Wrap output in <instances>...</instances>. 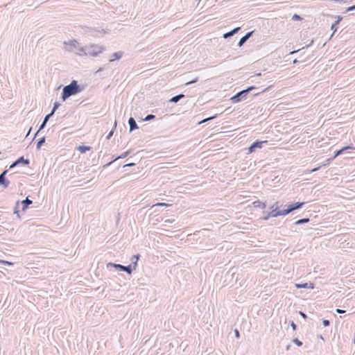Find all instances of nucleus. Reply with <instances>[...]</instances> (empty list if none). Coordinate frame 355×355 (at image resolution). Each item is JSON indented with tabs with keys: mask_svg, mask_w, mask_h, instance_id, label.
Returning <instances> with one entry per match:
<instances>
[{
	"mask_svg": "<svg viewBox=\"0 0 355 355\" xmlns=\"http://www.w3.org/2000/svg\"><path fill=\"white\" fill-rule=\"evenodd\" d=\"M81 91L78 85L76 80H72L71 83L63 88L62 98L64 101L68 97L76 94Z\"/></svg>",
	"mask_w": 355,
	"mask_h": 355,
	"instance_id": "obj_1",
	"label": "nucleus"
},
{
	"mask_svg": "<svg viewBox=\"0 0 355 355\" xmlns=\"http://www.w3.org/2000/svg\"><path fill=\"white\" fill-rule=\"evenodd\" d=\"M303 205V202H297L295 204L290 205L286 209H284L282 211H279L277 209L272 210L269 215L272 217L278 216H284L295 210L296 209L300 208Z\"/></svg>",
	"mask_w": 355,
	"mask_h": 355,
	"instance_id": "obj_2",
	"label": "nucleus"
},
{
	"mask_svg": "<svg viewBox=\"0 0 355 355\" xmlns=\"http://www.w3.org/2000/svg\"><path fill=\"white\" fill-rule=\"evenodd\" d=\"M110 267L114 268L116 270L119 271L125 272L129 275L132 273V269L130 266H123L119 263L109 262L108 263H107V268H109Z\"/></svg>",
	"mask_w": 355,
	"mask_h": 355,
	"instance_id": "obj_3",
	"label": "nucleus"
},
{
	"mask_svg": "<svg viewBox=\"0 0 355 355\" xmlns=\"http://www.w3.org/2000/svg\"><path fill=\"white\" fill-rule=\"evenodd\" d=\"M295 286L297 288H311L313 289L315 287V285L313 283L309 282V283H303V284H296Z\"/></svg>",
	"mask_w": 355,
	"mask_h": 355,
	"instance_id": "obj_4",
	"label": "nucleus"
},
{
	"mask_svg": "<svg viewBox=\"0 0 355 355\" xmlns=\"http://www.w3.org/2000/svg\"><path fill=\"white\" fill-rule=\"evenodd\" d=\"M7 171H8L6 170L0 175V184L3 185L4 187H7L10 183L9 181L5 178Z\"/></svg>",
	"mask_w": 355,
	"mask_h": 355,
	"instance_id": "obj_5",
	"label": "nucleus"
},
{
	"mask_svg": "<svg viewBox=\"0 0 355 355\" xmlns=\"http://www.w3.org/2000/svg\"><path fill=\"white\" fill-rule=\"evenodd\" d=\"M250 89V88H249L247 90H243L242 92H239L237 94L231 98L232 101L233 103H238L240 101V96H243L246 92H248Z\"/></svg>",
	"mask_w": 355,
	"mask_h": 355,
	"instance_id": "obj_6",
	"label": "nucleus"
},
{
	"mask_svg": "<svg viewBox=\"0 0 355 355\" xmlns=\"http://www.w3.org/2000/svg\"><path fill=\"white\" fill-rule=\"evenodd\" d=\"M23 162L25 164H28L29 161L28 159H24L23 157H19L17 161H15L12 164L10 165V168H13L18 164Z\"/></svg>",
	"mask_w": 355,
	"mask_h": 355,
	"instance_id": "obj_7",
	"label": "nucleus"
},
{
	"mask_svg": "<svg viewBox=\"0 0 355 355\" xmlns=\"http://www.w3.org/2000/svg\"><path fill=\"white\" fill-rule=\"evenodd\" d=\"M128 123H129V125H130V131L135 130V129H137L138 128V126L135 121V119L133 118H130L129 120H128Z\"/></svg>",
	"mask_w": 355,
	"mask_h": 355,
	"instance_id": "obj_8",
	"label": "nucleus"
},
{
	"mask_svg": "<svg viewBox=\"0 0 355 355\" xmlns=\"http://www.w3.org/2000/svg\"><path fill=\"white\" fill-rule=\"evenodd\" d=\"M252 32H250L248 33H247L245 36H243L239 41L238 45L239 46H241L251 36Z\"/></svg>",
	"mask_w": 355,
	"mask_h": 355,
	"instance_id": "obj_9",
	"label": "nucleus"
},
{
	"mask_svg": "<svg viewBox=\"0 0 355 355\" xmlns=\"http://www.w3.org/2000/svg\"><path fill=\"white\" fill-rule=\"evenodd\" d=\"M252 204L254 207H259L261 209H263L266 207L265 203L261 201H259V200L254 201Z\"/></svg>",
	"mask_w": 355,
	"mask_h": 355,
	"instance_id": "obj_10",
	"label": "nucleus"
},
{
	"mask_svg": "<svg viewBox=\"0 0 355 355\" xmlns=\"http://www.w3.org/2000/svg\"><path fill=\"white\" fill-rule=\"evenodd\" d=\"M161 232H159V234H162V235H165V236H172L171 234L173 233L172 231L171 230H166V229H160Z\"/></svg>",
	"mask_w": 355,
	"mask_h": 355,
	"instance_id": "obj_11",
	"label": "nucleus"
},
{
	"mask_svg": "<svg viewBox=\"0 0 355 355\" xmlns=\"http://www.w3.org/2000/svg\"><path fill=\"white\" fill-rule=\"evenodd\" d=\"M0 264L11 267L15 265V263L12 262V261L3 260V259H0Z\"/></svg>",
	"mask_w": 355,
	"mask_h": 355,
	"instance_id": "obj_12",
	"label": "nucleus"
},
{
	"mask_svg": "<svg viewBox=\"0 0 355 355\" xmlns=\"http://www.w3.org/2000/svg\"><path fill=\"white\" fill-rule=\"evenodd\" d=\"M91 149L90 146H80L78 148V150L81 153H84L87 150H89Z\"/></svg>",
	"mask_w": 355,
	"mask_h": 355,
	"instance_id": "obj_13",
	"label": "nucleus"
},
{
	"mask_svg": "<svg viewBox=\"0 0 355 355\" xmlns=\"http://www.w3.org/2000/svg\"><path fill=\"white\" fill-rule=\"evenodd\" d=\"M122 56V53L121 52H116V53H114L113 55H112V58L110 60V61H114L115 60H118L119 58H121Z\"/></svg>",
	"mask_w": 355,
	"mask_h": 355,
	"instance_id": "obj_14",
	"label": "nucleus"
},
{
	"mask_svg": "<svg viewBox=\"0 0 355 355\" xmlns=\"http://www.w3.org/2000/svg\"><path fill=\"white\" fill-rule=\"evenodd\" d=\"M240 29L239 27L234 28L232 31L227 33L224 35V37L227 38V37L233 35L234 33H236Z\"/></svg>",
	"mask_w": 355,
	"mask_h": 355,
	"instance_id": "obj_15",
	"label": "nucleus"
},
{
	"mask_svg": "<svg viewBox=\"0 0 355 355\" xmlns=\"http://www.w3.org/2000/svg\"><path fill=\"white\" fill-rule=\"evenodd\" d=\"M268 141L266 140V141H255L252 144V145L254 146V148H261L262 147V144H266L267 143Z\"/></svg>",
	"mask_w": 355,
	"mask_h": 355,
	"instance_id": "obj_16",
	"label": "nucleus"
},
{
	"mask_svg": "<svg viewBox=\"0 0 355 355\" xmlns=\"http://www.w3.org/2000/svg\"><path fill=\"white\" fill-rule=\"evenodd\" d=\"M350 148L349 146H345L343 148H342L341 149H340L339 150L336 151L335 153V155H334V158L336 157L337 156H338L339 155H340L343 152H344L345 150H347Z\"/></svg>",
	"mask_w": 355,
	"mask_h": 355,
	"instance_id": "obj_17",
	"label": "nucleus"
},
{
	"mask_svg": "<svg viewBox=\"0 0 355 355\" xmlns=\"http://www.w3.org/2000/svg\"><path fill=\"white\" fill-rule=\"evenodd\" d=\"M184 97V95L183 94H180V95H178V96H175L174 97H173L171 99V102H178L180 98H183Z\"/></svg>",
	"mask_w": 355,
	"mask_h": 355,
	"instance_id": "obj_18",
	"label": "nucleus"
},
{
	"mask_svg": "<svg viewBox=\"0 0 355 355\" xmlns=\"http://www.w3.org/2000/svg\"><path fill=\"white\" fill-rule=\"evenodd\" d=\"M128 266H130L132 272L134 270L136 269V267L137 266V261L132 260L131 264L128 265Z\"/></svg>",
	"mask_w": 355,
	"mask_h": 355,
	"instance_id": "obj_19",
	"label": "nucleus"
},
{
	"mask_svg": "<svg viewBox=\"0 0 355 355\" xmlns=\"http://www.w3.org/2000/svg\"><path fill=\"white\" fill-rule=\"evenodd\" d=\"M293 343H295L298 347H301L303 345L302 342L300 340L297 338H293Z\"/></svg>",
	"mask_w": 355,
	"mask_h": 355,
	"instance_id": "obj_20",
	"label": "nucleus"
},
{
	"mask_svg": "<svg viewBox=\"0 0 355 355\" xmlns=\"http://www.w3.org/2000/svg\"><path fill=\"white\" fill-rule=\"evenodd\" d=\"M22 205H24V208H26L28 205H30L32 203V201L26 198L25 200H23L21 202Z\"/></svg>",
	"mask_w": 355,
	"mask_h": 355,
	"instance_id": "obj_21",
	"label": "nucleus"
},
{
	"mask_svg": "<svg viewBox=\"0 0 355 355\" xmlns=\"http://www.w3.org/2000/svg\"><path fill=\"white\" fill-rule=\"evenodd\" d=\"M0 272L2 273L4 276L9 273V270L7 268L0 267Z\"/></svg>",
	"mask_w": 355,
	"mask_h": 355,
	"instance_id": "obj_22",
	"label": "nucleus"
},
{
	"mask_svg": "<svg viewBox=\"0 0 355 355\" xmlns=\"http://www.w3.org/2000/svg\"><path fill=\"white\" fill-rule=\"evenodd\" d=\"M53 114V112L50 113L49 114H48L47 116H46L45 119H44V121L43 122V123L42 124L41 127H40V129L43 128V127L44 126L46 122L47 121V120L49 119V118Z\"/></svg>",
	"mask_w": 355,
	"mask_h": 355,
	"instance_id": "obj_23",
	"label": "nucleus"
},
{
	"mask_svg": "<svg viewBox=\"0 0 355 355\" xmlns=\"http://www.w3.org/2000/svg\"><path fill=\"white\" fill-rule=\"evenodd\" d=\"M322 324L324 325V327H328L330 324V321L329 320L323 319Z\"/></svg>",
	"mask_w": 355,
	"mask_h": 355,
	"instance_id": "obj_24",
	"label": "nucleus"
},
{
	"mask_svg": "<svg viewBox=\"0 0 355 355\" xmlns=\"http://www.w3.org/2000/svg\"><path fill=\"white\" fill-rule=\"evenodd\" d=\"M292 19L293 20H295V21H297V20H301L302 18L300 15H297V14H295L293 17H292Z\"/></svg>",
	"mask_w": 355,
	"mask_h": 355,
	"instance_id": "obj_25",
	"label": "nucleus"
},
{
	"mask_svg": "<svg viewBox=\"0 0 355 355\" xmlns=\"http://www.w3.org/2000/svg\"><path fill=\"white\" fill-rule=\"evenodd\" d=\"M290 326L292 327L293 330L295 331L297 329V325L293 321L290 322Z\"/></svg>",
	"mask_w": 355,
	"mask_h": 355,
	"instance_id": "obj_26",
	"label": "nucleus"
},
{
	"mask_svg": "<svg viewBox=\"0 0 355 355\" xmlns=\"http://www.w3.org/2000/svg\"><path fill=\"white\" fill-rule=\"evenodd\" d=\"M298 313L304 318V319H306L307 318V315L305 313H304L303 311H300L298 312Z\"/></svg>",
	"mask_w": 355,
	"mask_h": 355,
	"instance_id": "obj_27",
	"label": "nucleus"
},
{
	"mask_svg": "<svg viewBox=\"0 0 355 355\" xmlns=\"http://www.w3.org/2000/svg\"><path fill=\"white\" fill-rule=\"evenodd\" d=\"M254 146L252 144L249 148H248V152L249 153H252L254 151Z\"/></svg>",
	"mask_w": 355,
	"mask_h": 355,
	"instance_id": "obj_28",
	"label": "nucleus"
},
{
	"mask_svg": "<svg viewBox=\"0 0 355 355\" xmlns=\"http://www.w3.org/2000/svg\"><path fill=\"white\" fill-rule=\"evenodd\" d=\"M139 257H140V255L139 254L133 255L132 259H131V261L135 259V260H137L138 261Z\"/></svg>",
	"mask_w": 355,
	"mask_h": 355,
	"instance_id": "obj_29",
	"label": "nucleus"
},
{
	"mask_svg": "<svg viewBox=\"0 0 355 355\" xmlns=\"http://www.w3.org/2000/svg\"><path fill=\"white\" fill-rule=\"evenodd\" d=\"M235 336L239 338L240 337V333L238 329L234 330Z\"/></svg>",
	"mask_w": 355,
	"mask_h": 355,
	"instance_id": "obj_30",
	"label": "nucleus"
},
{
	"mask_svg": "<svg viewBox=\"0 0 355 355\" xmlns=\"http://www.w3.org/2000/svg\"><path fill=\"white\" fill-rule=\"evenodd\" d=\"M154 117H155V116H154V115L149 114V115H148V116H146V120H150V119H153Z\"/></svg>",
	"mask_w": 355,
	"mask_h": 355,
	"instance_id": "obj_31",
	"label": "nucleus"
},
{
	"mask_svg": "<svg viewBox=\"0 0 355 355\" xmlns=\"http://www.w3.org/2000/svg\"><path fill=\"white\" fill-rule=\"evenodd\" d=\"M336 313H345V310L340 309H337L336 310Z\"/></svg>",
	"mask_w": 355,
	"mask_h": 355,
	"instance_id": "obj_32",
	"label": "nucleus"
},
{
	"mask_svg": "<svg viewBox=\"0 0 355 355\" xmlns=\"http://www.w3.org/2000/svg\"><path fill=\"white\" fill-rule=\"evenodd\" d=\"M214 117H215V116L209 117V118H207V119H205L202 120V121L201 122H200V123H203V122L207 121H209V120H210V119H214Z\"/></svg>",
	"mask_w": 355,
	"mask_h": 355,
	"instance_id": "obj_33",
	"label": "nucleus"
},
{
	"mask_svg": "<svg viewBox=\"0 0 355 355\" xmlns=\"http://www.w3.org/2000/svg\"><path fill=\"white\" fill-rule=\"evenodd\" d=\"M297 222H304V223H306V222H309V219H306V218L300 219V220H298Z\"/></svg>",
	"mask_w": 355,
	"mask_h": 355,
	"instance_id": "obj_34",
	"label": "nucleus"
},
{
	"mask_svg": "<svg viewBox=\"0 0 355 355\" xmlns=\"http://www.w3.org/2000/svg\"><path fill=\"white\" fill-rule=\"evenodd\" d=\"M355 10V6H351V7H349L347 8V11H351V10Z\"/></svg>",
	"mask_w": 355,
	"mask_h": 355,
	"instance_id": "obj_35",
	"label": "nucleus"
},
{
	"mask_svg": "<svg viewBox=\"0 0 355 355\" xmlns=\"http://www.w3.org/2000/svg\"><path fill=\"white\" fill-rule=\"evenodd\" d=\"M338 24V21H336L334 24H333V25L331 26V29H334V31H336V29L335 28V27H336V24Z\"/></svg>",
	"mask_w": 355,
	"mask_h": 355,
	"instance_id": "obj_36",
	"label": "nucleus"
},
{
	"mask_svg": "<svg viewBox=\"0 0 355 355\" xmlns=\"http://www.w3.org/2000/svg\"><path fill=\"white\" fill-rule=\"evenodd\" d=\"M157 205L158 206H168L167 204L162 202V203H157Z\"/></svg>",
	"mask_w": 355,
	"mask_h": 355,
	"instance_id": "obj_37",
	"label": "nucleus"
},
{
	"mask_svg": "<svg viewBox=\"0 0 355 355\" xmlns=\"http://www.w3.org/2000/svg\"><path fill=\"white\" fill-rule=\"evenodd\" d=\"M58 105L57 104H55L53 107V109L52 110L51 112H53V114L54 113L55 110L58 108Z\"/></svg>",
	"mask_w": 355,
	"mask_h": 355,
	"instance_id": "obj_38",
	"label": "nucleus"
},
{
	"mask_svg": "<svg viewBox=\"0 0 355 355\" xmlns=\"http://www.w3.org/2000/svg\"><path fill=\"white\" fill-rule=\"evenodd\" d=\"M320 168V166L315 168L311 170L310 172H315V171H318Z\"/></svg>",
	"mask_w": 355,
	"mask_h": 355,
	"instance_id": "obj_39",
	"label": "nucleus"
},
{
	"mask_svg": "<svg viewBox=\"0 0 355 355\" xmlns=\"http://www.w3.org/2000/svg\"><path fill=\"white\" fill-rule=\"evenodd\" d=\"M196 81V80H193V81L188 82V83H187V85H189L191 83H195Z\"/></svg>",
	"mask_w": 355,
	"mask_h": 355,
	"instance_id": "obj_40",
	"label": "nucleus"
},
{
	"mask_svg": "<svg viewBox=\"0 0 355 355\" xmlns=\"http://www.w3.org/2000/svg\"><path fill=\"white\" fill-rule=\"evenodd\" d=\"M112 132H111L109 134V135H108V137H107L109 138L110 136H112Z\"/></svg>",
	"mask_w": 355,
	"mask_h": 355,
	"instance_id": "obj_41",
	"label": "nucleus"
},
{
	"mask_svg": "<svg viewBox=\"0 0 355 355\" xmlns=\"http://www.w3.org/2000/svg\"><path fill=\"white\" fill-rule=\"evenodd\" d=\"M354 148L355 149V147Z\"/></svg>",
	"mask_w": 355,
	"mask_h": 355,
	"instance_id": "obj_42",
	"label": "nucleus"
}]
</instances>
